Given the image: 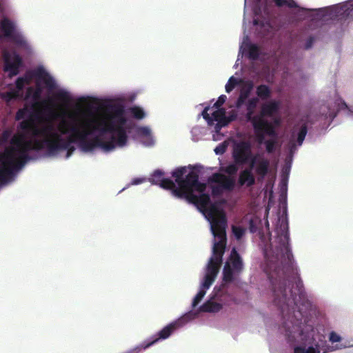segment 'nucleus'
<instances>
[{
    "instance_id": "nucleus-1",
    "label": "nucleus",
    "mask_w": 353,
    "mask_h": 353,
    "mask_svg": "<svg viewBox=\"0 0 353 353\" xmlns=\"http://www.w3.org/2000/svg\"><path fill=\"white\" fill-rule=\"evenodd\" d=\"M124 113L121 105H108L103 117L83 119L82 129L73 124L70 127V132H74V137L84 151H92L95 148H101L105 152L113 150L117 145H125L128 141L125 128L127 119Z\"/></svg>"
},
{
    "instance_id": "nucleus-2",
    "label": "nucleus",
    "mask_w": 353,
    "mask_h": 353,
    "mask_svg": "<svg viewBox=\"0 0 353 353\" xmlns=\"http://www.w3.org/2000/svg\"><path fill=\"white\" fill-rule=\"evenodd\" d=\"M289 228L287 220H282L276 229V245L274 248L268 251L264 250V257L270 268H282L284 276L273 279L270 274L269 279L272 283L274 293V303L283 310L285 305L294 304L296 307L301 305L308 307L310 305L307 299L302 281L299 277L293 278L295 281V290L290 289L287 291L292 281L285 275V271L292 270L293 255L289 247Z\"/></svg>"
},
{
    "instance_id": "nucleus-3",
    "label": "nucleus",
    "mask_w": 353,
    "mask_h": 353,
    "mask_svg": "<svg viewBox=\"0 0 353 353\" xmlns=\"http://www.w3.org/2000/svg\"><path fill=\"white\" fill-rule=\"evenodd\" d=\"M208 221L214 238L212 248V256L210 257L206 270V274L216 277L223 262V256L226 246V228L228 221L225 213L212 206L208 212Z\"/></svg>"
},
{
    "instance_id": "nucleus-4",
    "label": "nucleus",
    "mask_w": 353,
    "mask_h": 353,
    "mask_svg": "<svg viewBox=\"0 0 353 353\" xmlns=\"http://www.w3.org/2000/svg\"><path fill=\"white\" fill-rule=\"evenodd\" d=\"M253 169L257 180L261 181L270 171V161L265 158H260L256 161V157H253L249 168L244 169L239 174L238 183L241 186L252 187L256 183V178L252 173Z\"/></svg>"
},
{
    "instance_id": "nucleus-5",
    "label": "nucleus",
    "mask_w": 353,
    "mask_h": 353,
    "mask_svg": "<svg viewBox=\"0 0 353 353\" xmlns=\"http://www.w3.org/2000/svg\"><path fill=\"white\" fill-rule=\"evenodd\" d=\"M322 12L323 17L332 21L349 22L353 19V0L325 8Z\"/></svg>"
},
{
    "instance_id": "nucleus-6",
    "label": "nucleus",
    "mask_w": 353,
    "mask_h": 353,
    "mask_svg": "<svg viewBox=\"0 0 353 353\" xmlns=\"http://www.w3.org/2000/svg\"><path fill=\"white\" fill-rule=\"evenodd\" d=\"M10 143L12 146L3 153L11 154L13 158L19 160V165H24L30 159V157L27 153V148L30 143L25 139L23 135H14L11 139Z\"/></svg>"
},
{
    "instance_id": "nucleus-7",
    "label": "nucleus",
    "mask_w": 353,
    "mask_h": 353,
    "mask_svg": "<svg viewBox=\"0 0 353 353\" xmlns=\"http://www.w3.org/2000/svg\"><path fill=\"white\" fill-rule=\"evenodd\" d=\"M19 160L13 158L10 154H0V183H6L12 177L15 170L24 166L19 165Z\"/></svg>"
},
{
    "instance_id": "nucleus-8",
    "label": "nucleus",
    "mask_w": 353,
    "mask_h": 353,
    "mask_svg": "<svg viewBox=\"0 0 353 353\" xmlns=\"http://www.w3.org/2000/svg\"><path fill=\"white\" fill-rule=\"evenodd\" d=\"M208 182L218 183V185L212 186V194L213 196H221L223 190L232 191L235 186V180L233 177L226 176L221 173H214L208 178Z\"/></svg>"
},
{
    "instance_id": "nucleus-9",
    "label": "nucleus",
    "mask_w": 353,
    "mask_h": 353,
    "mask_svg": "<svg viewBox=\"0 0 353 353\" xmlns=\"http://www.w3.org/2000/svg\"><path fill=\"white\" fill-rule=\"evenodd\" d=\"M69 123L65 120H63L59 125V130L60 134L54 130V127L52 123H48L42 126V131L43 132V138L54 141L58 145L59 149L65 148L66 143H61L63 139L61 134H66L70 132V128H68Z\"/></svg>"
},
{
    "instance_id": "nucleus-10",
    "label": "nucleus",
    "mask_w": 353,
    "mask_h": 353,
    "mask_svg": "<svg viewBox=\"0 0 353 353\" xmlns=\"http://www.w3.org/2000/svg\"><path fill=\"white\" fill-rule=\"evenodd\" d=\"M232 158L236 165H244L255 156H252V146L249 141H241L234 144Z\"/></svg>"
},
{
    "instance_id": "nucleus-11",
    "label": "nucleus",
    "mask_w": 353,
    "mask_h": 353,
    "mask_svg": "<svg viewBox=\"0 0 353 353\" xmlns=\"http://www.w3.org/2000/svg\"><path fill=\"white\" fill-rule=\"evenodd\" d=\"M4 66L3 70L8 72L10 78L17 75L19 73V68L23 65V60L19 54L14 52L9 53L4 52L3 54Z\"/></svg>"
},
{
    "instance_id": "nucleus-12",
    "label": "nucleus",
    "mask_w": 353,
    "mask_h": 353,
    "mask_svg": "<svg viewBox=\"0 0 353 353\" xmlns=\"http://www.w3.org/2000/svg\"><path fill=\"white\" fill-rule=\"evenodd\" d=\"M251 123L259 143H263L265 141V134L272 137H276V132L273 124L268 120H259Z\"/></svg>"
},
{
    "instance_id": "nucleus-13",
    "label": "nucleus",
    "mask_w": 353,
    "mask_h": 353,
    "mask_svg": "<svg viewBox=\"0 0 353 353\" xmlns=\"http://www.w3.org/2000/svg\"><path fill=\"white\" fill-rule=\"evenodd\" d=\"M24 79L26 84H30L33 78L43 81L46 86L49 89L55 87V82L53 78L44 70L42 67H39L34 70L27 71L23 77H21Z\"/></svg>"
},
{
    "instance_id": "nucleus-14",
    "label": "nucleus",
    "mask_w": 353,
    "mask_h": 353,
    "mask_svg": "<svg viewBox=\"0 0 353 353\" xmlns=\"http://www.w3.org/2000/svg\"><path fill=\"white\" fill-rule=\"evenodd\" d=\"M28 142L30 143L28 148H27L28 154L29 151H40L46 149L49 154L54 155L57 154V150L59 149L54 141L46 138H43V139H31L28 140Z\"/></svg>"
},
{
    "instance_id": "nucleus-15",
    "label": "nucleus",
    "mask_w": 353,
    "mask_h": 353,
    "mask_svg": "<svg viewBox=\"0 0 353 353\" xmlns=\"http://www.w3.org/2000/svg\"><path fill=\"white\" fill-rule=\"evenodd\" d=\"M14 24L8 18H3L0 22V29L3 36L17 44L23 45L24 40L19 34L14 32Z\"/></svg>"
},
{
    "instance_id": "nucleus-16",
    "label": "nucleus",
    "mask_w": 353,
    "mask_h": 353,
    "mask_svg": "<svg viewBox=\"0 0 353 353\" xmlns=\"http://www.w3.org/2000/svg\"><path fill=\"white\" fill-rule=\"evenodd\" d=\"M182 325L181 320H177L170 323L160 330L157 335L152 337V340L146 342L145 347H150L154 343H157L159 340H164L168 339L175 330Z\"/></svg>"
},
{
    "instance_id": "nucleus-17",
    "label": "nucleus",
    "mask_w": 353,
    "mask_h": 353,
    "mask_svg": "<svg viewBox=\"0 0 353 353\" xmlns=\"http://www.w3.org/2000/svg\"><path fill=\"white\" fill-rule=\"evenodd\" d=\"M183 190L195 189L199 192H203L206 189V184L199 181V174L194 171L189 172L183 179L181 187Z\"/></svg>"
},
{
    "instance_id": "nucleus-18",
    "label": "nucleus",
    "mask_w": 353,
    "mask_h": 353,
    "mask_svg": "<svg viewBox=\"0 0 353 353\" xmlns=\"http://www.w3.org/2000/svg\"><path fill=\"white\" fill-rule=\"evenodd\" d=\"M41 88L37 87L36 89H34L32 87H29L27 89L26 92V99L29 97H32L34 101V103L32 105L33 107H45L46 108H48V105H53V101L52 99H48V100H44L42 101H39L41 99Z\"/></svg>"
},
{
    "instance_id": "nucleus-19",
    "label": "nucleus",
    "mask_w": 353,
    "mask_h": 353,
    "mask_svg": "<svg viewBox=\"0 0 353 353\" xmlns=\"http://www.w3.org/2000/svg\"><path fill=\"white\" fill-rule=\"evenodd\" d=\"M280 107V103L275 100H271L261 105L260 113L258 117L261 120H266L265 117H272L278 112Z\"/></svg>"
},
{
    "instance_id": "nucleus-20",
    "label": "nucleus",
    "mask_w": 353,
    "mask_h": 353,
    "mask_svg": "<svg viewBox=\"0 0 353 353\" xmlns=\"http://www.w3.org/2000/svg\"><path fill=\"white\" fill-rule=\"evenodd\" d=\"M195 189L183 190L178 188L174 190V196L179 199H184L188 203L197 205L198 196L194 194Z\"/></svg>"
},
{
    "instance_id": "nucleus-21",
    "label": "nucleus",
    "mask_w": 353,
    "mask_h": 353,
    "mask_svg": "<svg viewBox=\"0 0 353 353\" xmlns=\"http://www.w3.org/2000/svg\"><path fill=\"white\" fill-rule=\"evenodd\" d=\"M228 262L236 274L241 272L243 269V263L240 254L238 253L235 248H233L230 252Z\"/></svg>"
},
{
    "instance_id": "nucleus-22",
    "label": "nucleus",
    "mask_w": 353,
    "mask_h": 353,
    "mask_svg": "<svg viewBox=\"0 0 353 353\" xmlns=\"http://www.w3.org/2000/svg\"><path fill=\"white\" fill-rule=\"evenodd\" d=\"M259 103V98L258 97H252L248 99L247 104H246V120L250 123H253L255 121H258L261 120L259 117H258V114L254 115L255 109L257 106V103Z\"/></svg>"
},
{
    "instance_id": "nucleus-23",
    "label": "nucleus",
    "mask_w": 353,
    "mask_h": 353,
    "mask_svg": "<svg viewBox=\"0 0 353 353\" xmlns=\"http://www.w3.org/2000/svg\"><path fill=\"white\" fill-rule=\"evenodd\" d=\"M254 88V83L252 81H247L245 87L241 90L240 94L236 101V108H241L249 97Z\"/></svg>"
},
{
    "instance_id": "nucleus-24",
    "label": "nucleus",
    "mask_w": 353,
    "mask_h": 353,
    "mask_svg": "<svg viewBox=\"0 0 353 353\" xmlns=\"http://www.w3.org/2000/svg\"><path fill=\"white\" fill-rule=\"evenodd\" d=\"M201 194L198 196L197 198V205L201 208V209L203 210L206 212V218L208 219V212L209 210L212 207L215 206L220 211H223L224 213L225 212L223 210L220 209L218 206H216L214 204H211L208 208H207L210 204V196L208 194L201 192Z\"/></svg>"
},
{
    "instance_id": "nucleus-25",
    "label": "nucleus",
    "mask_w": 353,
    "mask_h": 353,
    "mask_svg": "<svg viewBox=\"0 0 353 353\" xmlns=\"http://www.w3.org/2000/svg\"><path fill=\"white\" fill-rule=\"evenodd\" d=\"M60 142L63 144L66 143L67 147L65 148L59 149L57 150V153L61 151L67 150V157H68L73 153L75 150L74 147L71 144L72 143H77L78 141L77 138L74 137V132H71V134L69 137L67 138H63Z\"/></svg>"
},
{
    "instance_id": "nucleus-26",
    "label": "nucleus",
    "mask_w": 353,
    "mask_h": 353,
    "mask_svg": "<svg viewBox=\"0 0 353 353\" xmlns=\"http://www.w3.org/2000/svg\"><path fill=\"white\" fill-rule=\"evenodd\" d=\"M245 50L247 52V56L250 60H257L261 54V49L256 45L251 43H248L245 46Z\"/></svg>"
},
{
    "instance_id": "nucleus-27",
    "label": "nucleus",
    "mask_w": 353,
    "mask_h": 353,
    "mask_svg": "<svg viewBox=\"0 0 353 353\" xmlns=\"http://www.w3.org/2000/svg\"><path fill=\"white\" fill-rule=\"evenodd\" d=\"M330 350V347H327V349L321 348L319 343L315 344V347L313 346L309 347L305 349L303 347H296L294 350V353H326Z\"/></svg>"
},
{
    "instance_id": "nucleus-28",
    "label": "nucleus",
    "mask_w": 353,
    "mask_h": 353,
    "mask_svg": "<svg viewBox=\"0 0 353 353\" xmlns=\"http://www.w3.org/2000/svg\"><path fill=\"white\" fill-rule=\"evenodd\" d=\"M256 94L259 99L267 100L271 97L272 90L265 84H261L256 88Z\"/></svg>"
},
{
    "instance_id": "nucleus-29",
    "label": "nucleus",
    "mask_w": 353,
    "mask_h": 353,
    "mask_svg": "<svg viewBox=\"0 0 353 353\" xmlns=\"http://www.w3.org/2000/svg\"><path fill=\"white\" fill-rule=\"evenodd\" d=\"M200 309L201 311L204 312H218L222 309V305L216 302L208 301L203 303Z\"/></svg>"
},
{
    "instance_id": "nucleus-30",
    "label": "nucleus",
    "mask_w": 353,
    "mask_h": 353,
    "mask_svg": "<svg viewBox=\"0 0 353 353\" xmlns=\"http://www.w3.org/2000/svg\"><path fill=\"white\" fill-rule=\"evenodd\" d=\"M236 274L232 268L229 262L225 263L223 270V281L225 283H231L234 281V275Z\"/></svg>"
},
{
    "instance_id": "nucleus-31",
    "label": "nucleus",
    "mask_w": 353,
    "mask_h": 353,
    "mask_svg": "<svg viewBox=\"0 0 353 353\" xmlns=\"http://www.w3.org/2000/svg\"><path fill=\"white\" fill-rule=\"evenodd\" d=\"M186 172L185 167H180L172 171V176L175 178V182L178 184L179 187L183 181V175Z\"/></svg>"
},
{
    "instance_id": "nucleus-32",
    "label": "nucleus",
    "mask_w": 353,
    "mask_h": 353,
    "mask_svg": "<svg viewBox=\"0 0 353 353\" xmlns=\"http://www.w3.org/2000/svg\"><path fill=\"white\" fill-rule=\"evenodd\" d=\"M275 6L278 8L286 6L289 8H297V3L294 0H272Z\"/></svg>"
},
{
    "instance_id": "nucleus-33",
    "label": "nucleus",
    "mask_w": 353,
    "mask_h": 353,
    "mask_svg": "<svg viewBox=\"0 0 353 353\" xmlns=\"http://www.w3.org/2000/svg\"><path fill=\"white\" fill-rule=\"evenodd\" d=\"M159 186L165 190H171L172 194L174 196V190L176 189H178V188L176 187L175 183L168 178H164L161 183L159 184Z\"/></svg>"
},
{
    "instance_id": "nucleus-34",
    "label": "nucleus",
    "mask_w": 353,
    "mask_h": 353,
    "mask_svg": "<svg viewBox=\"0 0 353 353\" xmlns=\"http://www.w3.org/2000/svg\"><path fill=\"white\" fill-rule=\"evenodd\" d=\"M164 174L165 173L163 171L161 170H156L151 175V177L150 178L149 180L152 184L159 185L162 180L164 179Z\"/></svg>"
},
{
    "instance_id": "nucleus-35",
    "label": "nucleus",
    "mask_w": 353,
    "mask_h": 353,
    "mask_svg": "<svg viewBox=\"0 0 353 353\" xmlns=\"http://www.w3.org/2000/svg\"><path fill=\"white\" fill-rule=\"evenodd\" d=\"M54 97L57 101L65 105L68 104L71 101L69 93L63 90L57 92L55 94Z\"/></svg>"
},
{
    "instance_id": "nucleus-36",
    "label": "nucleus",
    "mask_w": 353,
    "mask_h": 353,
    "mask_svg": "<svg viewBox=\"0 0 353 353\" xmlns=\"http://www.w3.org/2000/svg\"><path fill=\"white\" fill-rule=\"evenodd\" d=\"M225 113V110L224 108H218V110H215L212 113V116L211 117L213 121H216L219 122V125L222 126V121L224 119V115Z\"/></svg>"
},
{
    "instance_id": "nucleus-37",
    "label": "nucleus",
    "mask_w": 353,
    "mask_h": 353,
    "mask_svg": "<svg viewBox=\"0 0 353 353\" xmlns=\"http://www.w3.org/2000/svg\"><path fill=\"white\" fill-rule=\"evenodd\" d=\"M130 112L132 113L133 117L137 119H142L145 116L143 110L139 106H134L131 108Z\"/></svg>"
},
{
    "instance_id": "nucleus-38",
    "label": "nucleus",
    "mask_w": 353,
    "mask_h": 353,
    "mask_svg": "<svg viewBox=\"0 0 353 353\" xmlns=\"http://www.w3.org/2000/svg\"><path fill=\"white\" fill-rule=\"evenodd\" d=\"M307 125L305 124H303V125H301V127L298 132V135H297V142L299 145H301L303 143V142L305 138V136L307 134Z\"/></svg>"
},
{
    "instance_id": "nucleus-39",
    "label": "nucleus",
    "mask_w": 353,
    "mask_h": 353,
    "mask_svg": "<svg viewBox=\"0 0 353 353\" xmlns=\"http://www.w3.org/2000/svg\"><path fill=\"white\" fill-rule=\"evenodd\" d=\"M34 124V123L32 119H28L23 120L20 123L19 127L23 131L30 132Z\"/></svg>"
},
{
    "instance_id": "nucleus-40",
    "label": "nucleus",
    "mask_w": 353,
    "mask_h": 353,
    "mask_svg": "<svg viewBox=\"0 0 353 353\" xmlns=\"http://www.w3.org/2000/svg\"><path fill=\"white\" fill-rule=\"evenodd\" d=\"M29 109L28 105H25L23 108H20L17 110L15 114V119L17 121H20L24 119L27 114L29 113Z\"/></svg>"
},
{
    "instance_id": "nucleus-41",
    "label": "nucleus",
    "mask_w": 353,
    "mask_h": 353,
    "mask_svg": "<svg viewBox=\"0 0 353 353\" xmlns=\"http://www.w3.org/2000/svg\"><path fill=\"white\" fill-rule=\"evenodd\" d=\"M216 277L205 274L203 282L202 283V287L203 290H205L206 289H208L210 287V285L213 283Z\"/></svg>"
},
{
    "instance_id": "nucleus-42",
    "label": "nucleus",
    "mask_w": 353,
    "mask_h": 353,
    "mask_svg": "<svg viewBox=\"0 0 353 353\" xmlns=\"http://www.w3.org/2000/svg\"><path fill=\"white\" fill-rule=\"evenodd\" d=\"M237 83H238L237 79L236 78H234V77H231L229 79V80L225 87L226 92L230 93L235 88V86L237 85Z\"/></svg>"
},
{
    "instance_id": "nucleus-43",
    "label": "nucleus",
    "mask_w": 353,
    "mask_h": 353,
    "mask_svg": "<svg viewBox=\"0 0 353 353\" xmlns=\"http://www.w3.org/2000/svg\"><path fill=\"white\" fill-rule=\"evenodd\" d=\"M205 293H206V292L203 289H201L199 291V292L196 294V295L195 296V297L193 299V301H192V307H195L200 303V301L202 300V299L205 296Z\"/></svg>"
},
{
    "instance_id": "nucleus-44",
    "label": "nucleus",
    "mask_w": 353,
    "mask_h": 353,
    "mask_svg": "<svg viewBox=\"0 0 353 353\" xmlns=\"http://www.w3.org/2000/svg\"><path fill=\"white\" fill-rule=\"evenodd\" d=\"M268 153H272L275 150L276 141L274 139H268L264 142Z\"/></svg>"
},
{
    "instance_id": "nucleus-45",
    "label": "nucleus",
    "mask_w": 353,
    "mask_h": 353,
    "mask_svg": "<svg viewBox=\"0 0 353 353\" xmlns=\"http://www.w3.org/2000/svg\"><path fill=\"white\" fill-rule=\"evenodd\" d=\"M12 131L10 130H4L0 136V144H4L7 143L10 138Z\"/></svg>"
},
{
    "instance_id": "nucleus-46",
    "label": "nucleus",
    "mask_w": 353,
    "mask_h": 353,
    "mask_svg": "<svg viewBox=\"0 0 353 353\" xmlns=\"http://www.w3.org/2000/svg\"><path fill=\"white\" fill-rule=\"evenodd\" d=\"M223 170L228 174L234 175L237 172L238 168L236 163H232L226 166L225 168H223Z\"/></svg>"
},
{
    "instance_id": "nucleus-47",
    "label": "nucleus",
    "mask_w": 353,
    "mask_h": 353,
    "mask_svg": "<svg viewBox=\"0 0 353 353\" xmlns=\"http://www.w3.org/2000/svg\"><path fill=\"white\" fill-rule=\"evenodd\" d=\"M30 132H31L32 135L34 137H43V132L42 131V127L39 128L35 124L33 125V126L31 128Z\"/></svg>"
},
{
    "instance_id": "nucleus-48",
    "label": "nucleus",
    "mask_w": 353,
    "mask_h": 353,
    "mask_svg": "<svg viewBox=\"0 0 353 353\" xmlns=\"http://www.w3.org/2000/svg\"><path fill=\"white\" fill-rule=\"evenodd\" d=\"M236 119V114L235 113H232L229 116L226 117L224 115V119L222 121V126L228 125L230 122L234 121Z\"/></svg>"
},
{
    "instance_id": "nucleus-49",
    "label": "nucleus",
    "mask_w": 353,
    "mask_h": 353,
    "mask_svg": "<svg viewBox=\"0 0 353 353\" xmlns=\"http://www.w3.org/2000/svg\"><path fill=\"white\" fill-rule=\"evenodd\" d=\"M210 110V106H207L201 112L203 118L208 122L209 125H211L213 122L212 118L210 116L208 111Z\"/></svg>"
},
{
    "instance_id": "nucleus-50",
    "label": "nucleus",
    "mask_w": 353,
    "mask_h": 353,
    "mask_svg": "<svg viewBox=\"0 0 353 353\" xmlns=\"http://www.w3.org/2000/svg\"><path fill=\"white\" fill-rule=\"evenodd\" d=\"M342 338L341 337L340 335H339L337 333H336L335 332L332 331L330 333V335H329V341L332 343H337V342H340L341 341Z\"/></svg>"
},
{
    "instance_id": "nucleus-51",
    "label": "nucleus",
    "mask_w": 353,
    "mask_h": 353,
    "mask_svg": "<svg viewBox=\"0 0 353 353\" xmlns=\"http://www.w3.org/2000/svg\"><path fill=\"white\" fill-rule=\"evenodd\" d=\"M232 232L234 236L238 239H241L244 234V230L241 227L234 226L232 228Z\"/></svg>"
},
{
    "instance_id": "nucleus-52",
    "label": "nucleus",
    "mask_w": 353,
    "mask_h": 353,
    "mask_svg": "<svg viewBox=\"0 0 353 353\" xmlns=\"http://www.w3.org/2000/svg\"><path fill=\"white\" fill-rule=\"evenodd\" d=\"M227 148V145L225 143H222L217 145L214 151L216 154H223Z\"/></svg>"
},
{
    "instance_id": "nucleus-53",
    "label": "nucleus",
    "mask_w": 353,
    "mask_h": 353,
    "mask_svg": "<svg viewBox=\"0 0 353 353\" xmlns=\"http://www.w3.org/2000/svg\"><path fill=\"white\" fill-rule=\"evenodd\" d=\"M226 99L227 97L225 95H221L214 104V107L216 108H219L225 102Z\"/></svg>"
},
{
    "instance_id": "nucleus-54",
    "label": "nucleus",
    "mask_w": 353,
    "mask_h": 353,
    "mask_svg": "<svg viewBox=\"0 0 353 353\" xmlns=\"http://www.w3.org/2000/svg\"><path fill=\"white\" fill-rule=\"evenodd\" d=\"M25 84L26 83L25 82L24 79H22L21 77L17 78L15 82L16 88L19 91H21L23 89Z\"/></svg>"
},
{
    "instance_id": "nucleus-55",
    "label": "nucleus",
    "mask_w": 353,
    "mask_h": 353,
    "mask_svg": "<svg viewBox=\"0 0 353 353\" xmlns=\"http://www.w3.org/2000/svg\"><path fill=\"white\" fill-rule=\"evenodd\" d=\"M137 132L140 135L148 136L150 134V130L148 127H139Z\"/></svg>"
},
{
    "instance_id": "nucleus-56",
    "label": "nucleus",
    "mask_w": 353,
    "mask_h": 353,
    "mask_svg": "<svg viewBox=\"0 0 353 353\" xmlns=\"http://www.w3.org/2000/svg\"><path fill=\"white\" fill-rule=\"evenodd\" d=\"M313 41H314V39L312 37H310L306 42L305 48L309 49L310 48H311L312 46Z\"/></svg>"
},
{
    "instance_id": "nucleus-57",
    "label": "nucleus",
    "mask_w": 353,
    "mask_h": 353,
    "mask_svg": "<svg viewBox=\"0 0 353 353\" xmlns=\"http://www.w3.org/2000/svg\"><path fill=\"white\" fill-rule=\"evenodd\" d=\"M143 181H144L143 179L136 178L132 180V185H138V184L143 183Z\"/></svg>"
},
{
    "instance_id": "nucleus-58",
    "label": "nucleus",
    "mask_w": 353,
    "mask_h": 353,
    "mask_svg": "<svg viewBox=\"0 0 353 353\" xmlns=\"http://www.w3.org/2000/svg\"><path fill=\"white\" fill-rule=\"evenodd\" d=\"M339 108L340 109H347L348 107L345 101H342L339 105Z\"/></svg>"
},
{
    "instance_id": "nucleus-59",
    "label": "nucleus",
    "mask_w": 353,
    "mask_h": 353,
    "mask_svg": "<svg viewBox=\"0 0 353 353\" xmlns=\"http://www.w3.org/2000/svg\"><path fill=\"white\" fill-rule=\"evenodd\" d=\"M223 127V126H221L220 125H219V122H217V123L215 125V130L216 132H219Z\"/></svg>"
},
{
    "instance_id": "nucleus-60",
    "label": "nucleus",
    "mask_w": 353,
    "mask_h": 353,
    "mask_svg": "<svg viewBox=\"0 0 353 353\" xmlns=\"http://www.w3.org/2000/svg\"><path fill=\"white\" fill-rule=\"evenodd\" d=\"M8 95L9 96V97H10V99H12V98H14V97H16V96H17V95H16V94H14V93H12V92H8Z\"/></svg>"
},
{
    "instance_id": "nucleus-61",
    "label": "nucleus",
    "mask_w": 353,
    "mask_h": 353,
    "mask_svg": "<svg viewBox=\"0 0 353 353\" xmlns=\"http://www.w3.org/2000/svg\"><path fill=\"white\" fill-rule=\"evenodd\" d=\"M345 347V346H342V345H340V346H339V345H336L335 346V350L342 349V348H343V347Z\"/></svg>"
},
{
    "instance_id": "nucleus-62",
    "label": "nucleus",
    "mask_w": 353,
    "mask_h": 353,
    "mask_svg": "<svg viewBox=\"0 0 353 353\" xmlns=\"http://www.w3.org/2000/svg\"><path fill=\"white\" fill-rule=\"evenodd\" d=\"M254 25H259V24H260L259 20V19H254Z\"/></svg>"
},
{
    "instance_id": "nucleus-63",
    "label": "nucleus",
    "mask_w": 353,
    "mask_h": 353,
    "mask_svg": "<svg viewBox=\"0 0 353 353\" xmlns=\"http://www.w3.org/2000/svg\"><path fill=\"white\" fill-rule=\"evenodd\" d=\"M259 11H260V8H259V9H255V11H254L255 14H258V12H259Z\"/></svg>"
},
{
    "instance_id": "nucleus-64",
    "label": "nucleus",
    "mask_w": 353,
    "mask_h": 353,
    "mask_svg": "<svg viewBox=\"0 0 353 353\" xmlns=\"http://www.w3.org/2000/svg\"><path fill=\"white\" fill-rule=\"evenodd\" d=\"M70 118L73 119L74 120H75V117L73 116V115H70Z\"/></svg>"
}]
</instances>
